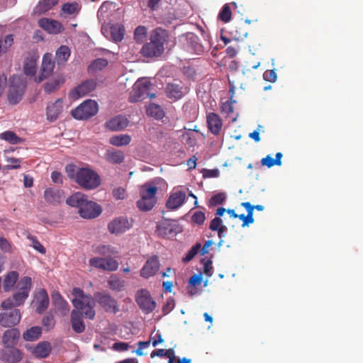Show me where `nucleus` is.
<instances>
[{"label":"nucleus","instance_id":"f257e3e1","mask_svg":"<svg viewBox=\"0 0 363 363\" xmlns=\"http://www.w3.org/2000/svg\"><path fill=\"white\" fill-rule=\"evenodd\" d=\"M72 294L74 296L72 303L74 307L71 313L72 328L76 333H81L85 329L82 315L89 319L95 317V301L90 294H84L77 287L72 289Z\"/></svg>","mask_w":363,"mask_h":363},{"label":"nucleus","instance_id":"f03ea898","mask_svg":"<svg viewBox=\"0 0 363 363\" xmlns=\"http://www.w3.org/2000/svg\"><path fill=\"white\" fill-rule=\"evenodd\" d=\"M167 189V184L162 178H155L140 188V199L137 201L138 208L143 211H150L157 203L156 194L159 189Z\"/></svg>","mask_w":363,"mask_h":363},{"label":"nucleus","instance_id":"7ed1b4c3","mask_svg":"<svg viewBox=\"0 0 363 363\" xmlns=\"http://www.w3.org/2000/svg\"><path fill=\"white\" fill-rule=\"evenodd\" d=\"M32 286V280L29 277H22L16 288L13 295V300L8 298L1 303V308L4 310L11 309L13 306L22 305L27 299Z\"/></svg>","mask_w":363,"mask_h":363},{"label":"nucleus","instance_id":"20e7f679","mask_svg":"<svg viewBox=\"0 0 363 363\" xmlns=\"http://www.w3.org/2000/svg\"><path fill=\"white\" fill-rule=\"evenodd\" d=\"M165 40V33L162 29H155L151 34L150 42L145 44L141 53L147 57H158L164 51V43Z\"/></svg>","mask_w":363,"mask_h":363},{"label":"nucleus","instance_id":"39448f33","mask_svg":"<svg viewBox=\"0 0 363 363\" xmlns=\"http://www.w3.org/2000/svg\"><path fill=\"white\" fill-rule=\"evenodd\" d=\"M75 182L86 190L97 189L101 183L99 174L89 167L78 168L76 172Z\"/></svg>","mask_w":363,"mask_h":363},{"label":"nucleus","instance_id":"423d86ee","mask_svg":"<svg viewBox=\"0 0 363 363\" xmlns=\"http://www.w3.org/2000/svg\"><path fill=\"white\" fill-rule=\"evenodd\" d=\"M151 84L148 79H139L133 85L132 91L130 94V101L131 102H137L143 100L147 96L154 98L155 94H150Z\"/></svg>","mask_w":363,"mask_h":363},{"label":"nucleus","instance_id":"0eeeda50","mask_svg":"<svg viewBox=\"0 0 363 363\" xmlns=\"http://www.w3.org/2000/svg\"><path fill=\"white\" fill-rule=\"evenodd\" d=\"M98 111L99 106L96 101L88 99L74 109L72 111V115L77 120H84L95 116Z\"/></svg>","mask_w":363,"mask_h":363},{"label":"nucleus","instance_id":"6e6552de","mask_svg":"<svg viewBox=\"0 0 363 363\" xmlns=\"http://www.w3.org/2000/svg\"><path fill=\"white\" fill-rule=\"evenodd\" d=\"M25 87L26 82L21 77L13 76L12 77L8 94V99L11 104H16L21 101Z\"/></svg>","mask_w":363,"mask_h":363},{"label":"nucleus","instance_id":"1a4fd4ad","mask_svg":"<svg viewBox=\"0 0 363 363\" xmlns=\"http://www.w3.org/2000/svg\"><path fill=\"white\" fill-rule=\"evenodd\" d=\"M157 232L161 237L172 238L182 232V227L176 220L162 219L157 225Z\"/></svg>","mask_w":363,"mask_h":363},{"label":"nucleus","instance_id":"9d476101","mask_svg":"<svg viewBox=\"0 0 363 363\" xmlns=\"http://www.w3.org/2000/svg\"><path fill=\"white\" fill-rule=\"evenodd\" d=\"M186 200V191L179 186L174 187L169 194L166 207L170 210H177L182 207Z\"/></svg>","mask_w":363,"mask_h":363},{"label":"nucleus","instance_id":"9b49d317","mask_svg":"<svg viewBox=\"0 0 363 363\" xmlns=\"http://www.w3.org/2000/svg\"><path fill=\"white\" fill-rule=\"evenodd\" d=\"M101 32L106 38L119 42L123 38L125 29L123 25L118 23L103 24Z\"/></svg>","mask_w":363,"mask_h":363},{"label":"nucleus","instance_id":"f8f14e48","mask_svg":"<svg viewBox=\"0 0 363 363\" xmlns=\"http://www.w3.org/2000/svg\"><path fill=\"white\" fill-rule=\"evenodd\" d=\"M132 223L126 217H118L113 219L108 224V230L111 234L121 235L128 230Z\"/></svg>","mask_w":363,"mask_h":363},{"label":"nucleus","instance_id":"ddd939ff","mask_svg":"<svg viewBox=\"0 0 363 363\" xmlns=\"http://www.w3.org/2000/svg\"><path fill=\"white\" fill-rule=\"evenodd\" d=\"M136 301L140 308L146 313L152 312L156 307L155 301L152 298L149 291L145 289L138 292Z\"/></svg>","mask_w":363,"mask_h":363},{"label":"nucleus","instance_id":"4468645a","mask_svg":"<svg viewBox=\"0 0 363 363\" xmlns=\"http://www.w3.org/2000/svg\"><path fill=\"white\" fill-rule=\"evenodd\" d=\"M78 212L82 218L91 219L98 217L101 213L102 208L99 204L87 199Z\"/></svg>","mask_w":363,"mask_h":363},{"label":"nucleus","instance_id":"2eb2a0df","mask_svg":"<svg viewBox=\"0 0 363 363\" xmlns=\"http://www.w3.org/2000/svg\"><path fill=\"white\" fill-rule=\"evenodd\" d=\"M92 298L108 312L116 313L118 311L116 301L108 294L97 292L94 294V297Z\"/></svg>","mask_w":363,"mask_h":363},{"label":"nucleus","instance_id":"dca6fc26","mask_svg":"<svg viewBox=\"0 0 363 363\" xmlns=\"http://www.w3.org/2000/svg\"><path fill=\"white\" fill-rule=\"evenodd\" d=\"M89 264L105 271H116L118 267V262L113 258L92 257L89 259Z\"/></svg>","mask_w":363,"mask_h":363},{"label":"nucleus","instance_id":"f3484780","mask_svg":"<svg viewBox=\"0 0 363 363\" xmlns=\"http://www.w3.org/2000/svg\"><path fill=\"white\" fill-rule=\"evenodd\" d=\"M96 87V83L94 80H87L75 89L72 90L69 94V97L74 100L83 97L94 91Z\"/></svg>","mask_w":363,"mask_h":363},{"label":"nucleus","instance_id":"a211bd4d","mask_svg":"<svg viewBox=\"0 0 363 363\" xmlns=\"http://www.w3.org/2000/svg\"><path fill=\"white\" fill-rule=\"evenodd\" d=\"M21 318L20 311L13 309L0 313V325L3 327H12L17 325Z\"/></svg>","mask_w":363,"mask_h":363},{"label":"nucleus","instance_id":"6ab92c4d","mask_svg":"<svg viewBox=\"0 0 363 363\" xmlns=\"http://www.w3.org/2000/svg\"><path fill=\"white\" fill-rule=\"evenodd\" d=\"M63 111L62 100L59 99L54 102H50L46 108V118L50 122L55 121Z\"/></svg>","mask_w":363,"mask_h":363},{"label":"nucleus","instance_id":"aec40b11","mask_svg":"<svg viewBox=\"0 0 363 363\" xmlns=\"http://www.w3.org/2000/svg\"><path fill=\"white\" fill-rule=\"evenodd\" d=\"M55 68V62L52 60V56L50 53H45L43 57L42 65L40 67V81L50 77Z\"/></svg>","mask_w":363,"mask_h":363},{"label":"nucleus","instance_id":"412c9836","mask_svg":"<svg viewBox=\"0 0 363 363\" xmlns=\"http://www.w3.org/2000/svg\"><path fill=\"white\" fill-rule=\"evenodd\" d=\"M39 26L50 34H58L63 30L61 23L47 18L40 19Z\"/></svg>","mask_w":363,"mask_h":363},{"label":"nucleus","instance_id":"4be33fe9","mask_svg":"<svg viewBox=\"0 0 363 363\" xmlns=\"http://www.w3.org/2000/svg\"><path fill=\"white\" fill-rule=\"evenodd\" d=\"M160 269L159 261L157 257H151L147 260L146 263L140 271V275L145 279H148L154 276Z\"/></svg>","mask_w":363,"mask_h":363},{"label":"nucleus","instance_id":"5701e85b","mask_svg":"<svg viewBox=\"0 0 363 363\" xmlns=\"http://www.w3.org/2000/svg\"><path fill=\"white\" fill-rule=\"evenodd\" d=\"M35 306L38 313H42L48 306L49 298L45 289L38 291L35 297Z\"/></svg>","mask_w":363,"mask_h":363},{"label":"nucleus","instance_id":"b1692460","mask_svg":"<svg viewBox=\"0 0 363 363\" xmlns=\"http://www.w3.org/2000/svg\"><path fill=\"white\" fill-rule=\"evenodd\" d=\"M38 57V55L33 53L28 55L26 58L23 71L27 76H33L36 73Z\"/></svg>","mask_w":363,"mask_h":363},{"label":"nucleus","instance_id":"393cba45","mask_svg":"<svg viewBox=\"0 0 363 363\" xmlns=\"http://www.w3.org/2000/svg\"><path fill=\"white\" fill-rule=\"evenodd\" d=\"M207 123L210 131L215 135H218L222 128V122L219 116L214 113H210L207 116Z\"/></svg>","mask_w":363,"mask_h":363},{"label":"nucleus","instance_id":"a878e982","mask_svg":"<svg viewBox=\"0 0 363 363\" xmlns=\"http://www.w3.org/2000/svg\"><path fill=\"white\" fill-rule=\"evenodd\" d=\"M31 353L36 357L45 358L47 357L50 351L51 346L48 342H40L35 347H30Z\"/></svg>","mask_w":363,"mask_h":363},{"label":"nucleus","instance_id":"bb28decb","mask_svg":"<svg viewBox=\"0 0 363 363\" xmlns=\"http://www.w3.org/2000/svg\"><path fill=\"white\" fill-rule=\"evenodd\" d=\"M166 95L168 98L177 100L181 99L185 91L182 86L177 84H168L165 89Z\"/></svg>","mask_w":363,"mask_h":363},{"label":"nucleus","instance_id":"cd10ccee","mask_svg":"<svg viewBox=\"0 0 363 363\" xmlns=\"http://www.w3.org/2000/svg\"><path fill=\"white\" fill-rule=\"evenodd\" d=\"M128 124V121L125 117L118 116L106 122V126L111 130H120L127 127Z\"/></svg>","mask_w":363,"mask_h":363},{"label":"nucleus","instance_id":"c85d7f7f","mask_svg":"<svg viewBox=\"0 0 363 363\" xmlns=\"http://www.w3.org/2000/svg\"><path fill=\"white\" fill-rule=\"evenodd\" d=\"M63 194L61 191L48 188L44 191V198L47 202L51 204H57L61 202Z\"/></svg>","mask_w":363,"mask_h":363},{"label":"nucleus","instance_id":"c756f323","mask_svg":"<svg viewBox=\"0 0 363 363\" xmlns=\"http://www.w3.org/2000/svg\"><path fill=\"white\" fill-rule=\"evenodd\" d=\"M87 199V196L81 192H77L68 197L66 200V203L67 205L72 207L77 208L79 210H80Z\"/></svg>","mask_w":363,"mask_h":363},{"label":"nucleus","instance_id":"7c9ffc66","mask_svg":"<svg viewBox=\"0 0 363 363\" xmlns=\"http://www.w3.org/2000/svg\"><path fill=\"white\" fill-rule=\"evenodd\" d=\"M20 333L16 329L7 330L3 335V342L6 347L13 346L19 338Z\"/></svg>","mask_w":363,"mask_h":363},{"label":"nucleus","instance_id":"2f4dec72","mask_svg":"<svg viewBox=\"0 0 363 363\" xmlns=\"http://www.w3.org/2000/svg\"><path fill=\"white\" fill-rule=\"evenodd\" d=\"M105 159L113 164H121L124 160V154L121 150H107L104 155Z\"/></svg>","mask_w":363,"mask_h":363},{"label":"nucleus","instance_id":"473e14b6","mask_svg":"<svg viewBox=\"0 0 363 363\" xmlns=\"http://www.w3.org/2000/svg\"><path fill=\"white\" fill-rule=\"evenodd\" d=\"M18 279V273L15 271H11L7 273L4 279L3 289L5 291H11L14 285L17 283Z\"/></svg>","mask_w":363,"mask_h":363},{"label":"nucleus","instance_id":"72a5a7b5","mask_svg":"<svg viewBox=\"0 0 363 363\" xmlns=\"http://www.w3.org/2000/svg\"><path fill=\"white\" fill-rule=\"evenodd\" d=\"M59 0H41L34 9V13L38 14L44 13L52 9L57 4Z\"/></svg>","mask_w":363,"mask_h":363},{"label":"nucleus","instance_id":"f704fd0d","mask_svg":"<svg viewBox=\"0 0 363 363\" xmlns=\"http://www.w3.org/2000/svg\"><path fill=\"white\" fill-rule=\"evenodd\" d=\"M53 301L56 309L59 311L62 315H65L69 313V306L61 295L55 294L53 296Z\"/></svg>","mask_w":363,"mask_h":363},{"label":"nucleus","instance_id":"c9c22d12","mask_svg":"<svg viewBox=\"0 0 363 363\" xmlns=\"http://www.w3.org/2000/svg\"><path fill=\"white\" fill-rule=\"evenodd\" d=\"M65 82V77L62 74L57 75L54 79L48 82L45 86V90L51 93L58 89Z\"/></svg>","mask_w":363,"mask_h":363},{"label":"nucleus","instance_id":"e433bc0d","mask_svg":"<svg viewBox=\"0 0 363 363\" xmlns=\"http://www.w3.org/2000/svg\"><path fill=\"white\" fill-rule=\"evenodd\" d=\"M71 51L69 47L61 45L56 51V60L59 65L65 64L70 57Z\"/></svg>","mask_w":363,"mask_h":363},{"label":"nucleus","instance_id":"4c0bfd02","mask_svg":"<svg viewBox=\"0 0 363 363\" xmlns=\"http://www.w3.org/2000/svg\"><path fill=\"white\" fill-rule=\"evenodd\" d=\"M131 141V137L127 134H121L111 137L110 138V143L112 145L121 147L128 145Z\"/></svg>","mask_w":363,"mask_h":363},{"label":"nucleus","instance_id":"58836bf2","mask_svg":"<svg viewBox=\"0 0 363 363\" xmlns=\"http://www.w3.org/2000/svg\"><path fill=\"white\" fill-rule=\"evenodd\" d=\"M281 158L282 154L281 152H277L276 154V158L274 159L270 155H268L267 157H264L261 160V164L263 166H266L268 168L273 167L274 165L281 166Z\"/></svg>","mask_w":363,"mask_h":363},{"label":"nucleus","instance_id":"ea45409f","mask_svg":"<svg viewBox=\"0 0 363 363\" xmlns=\"http://www.w3.org/2000/svg\"><path fill=\"white\" fill-rule=\"evenodd\" d=\"M42 333L40 327L34 326L28 329L23 335V337L26 341H35L38 340Z\"/></svg>","mask_w":363,"mask_h":363},{"label":"nucleus","instance_id":"a19ab883","mask_svg":"<svg viewBox=\"0 0 363 363\" xmlns=\"http://www.w3.org/2000/svg\"><path fill=\"white\" fill-rule=\"evenodd\" d=\"M1 358L7 362L16 363L21 359V353L16 349H12L4 353Z\"/></svg>","mask_w":363,"mask_h":363},{"label":"nucleus","instance_id":"79ce46f5","mask_svg":"<svg viewBox=\"0 0 363 363\" xmlns=\"http://www.w3.org/2000/svg\"><path fill=\"white\" fill-rule=\"evenodd\" d=\"M147 114L156 119H161L164 117V113L159 105L150 104L146 110Z\"/></svg>","mask_w":363,"mask_h":363},{"label":"nucleus","instance_id":"37998d69","mask_svg":"<svg viewBox=\"0 0 363 363\" xmlns=\"http://www.w3.org/2000/svg\"><path fill=\"white\" fill-rule=\"evenodd\" d=\"M113 7V4L111 2L106 1L102 4L97 13V17L100 22L105 20L108 16V13L112 10Z\"/></svg>","mask_w":363,"mask_h":363},{"label":"nucleus","instance_id":"c03bdc74","mask_svg":"<svg viewBox=\"0 0 363 363\" xmlns=\"http://www.w3.org/2000/svg\"><path fill=\"white\" fill-rule=\"evenodd\" d=\"M108 284L110 289L114 291H121L125 284L124 281L121 280L120 278L112 276L108 281Z\"/></svg>","mask_w":363,"mask_h":363},{"label":"nucleus","instance_id":"a18cd8bd","mask_svg":"<svg viewBox=\"0 0 363 363\" xmlns=\"http://www.w3.org/2000/svg\"><path fill=\"white\" fill-rule=\"evenodd\" d=\"M210 228L212 230H217L220 238L223 235L225 230V227L223 225L222 220L218 217L212 220L211 222Z\"/></svg>","mask_w":363,"mask_h":363},{"label":"nucleus","instance_id":"49530a36","mask_svg":"<svg viewBox=\"0 0 363 363\" xmlns=\"http://www.w3.org/2000/svg\"><path fill=\"white\" fill-rule=\"evenodd\" d=\"M147 37V29L145 26H138L134 32V39L138 43H143Z\"/></svg>","mask_w":363,"mask_h":363},{"label":"nucleus","instance_id":"de8ad7c7","mask_svg":"<svg viewBox=\"0 0 363 363\" xmlns=\"http://www.w3.org/2000/svg\"><path fill=\"white\" fill-rule=\"evenodd\" d=\"M0 138L11 144H17L20 142V138L12 131H6L1 133Z\"/></svg>","mask_w":363,"mask_h":363},{"label":"nucleus","instance_id":"09e8293b","mask_svg":"<svg viewBox=\"0 0 363 363\" xmlns=\"http://www.w3.org/2000/svg\"><path fill=\"white\" fill-rule=\"evenodd\" d=\"M108 65V62L106 60L103 58H99L94 60L91 65L89 66V70L93 72H96L103 69Z\"/></svg>","mask_w":363,"mask_h":363},{"label":"nucleus","instance_id":"8fccbe9b","mask_svg":"<svg viewBox=\"0 0 363 363\" xmlns=\"http://www.w3.org/2000/svg\"><path fill=\"white\" fill-rule=\"evenodd\" d=\"M95 252L101 255H115L116 251L114 247L108 245H99L95 248Z\"/></svg>","mask_w":363,"mask_h":363},{"label":"nucleus","instance_id":"3c124183","mask_svg":"<svg viewBox=\"0 0 363 363\" xmlns=\"http://www.w3.org/2000/svg\"><path fill=\"white\" fill-rule=\"evenodd\" d=\"M62 9L64 13L71 15L76 13L79 11V6L76 2L67 3L63 5Z\"/></svg>","mask_w":363,"mask_h":363},{"label":"nucleus","instance_id":"603ef678","mask_svg":"<svg viewBox=\"0 0 363 363\" xmlns=\"http://www.w3.org/2000/svg\"><path fill=\"white\" fill-rule=\"evenodd\" d=\"M231 15L232 13L230 6L228 4H226L223 6L222 10L219 13V18L222 21L227 23L231 19Z\"/></svg>","mask_w":363,"mask_h":363},{"label":"nucleus","instance_id":"864d4df0","mask_svg":"<svg viewBox=\"0 0 363 363\" xmlns=\"http://www.w3.org/2000/svg\"><path fill=\"white\" fill-rule=\"evenodd\" d=\"M13 38L12 35H8L5 37L4 42L0 40V55L5 52L13 44Z\"/></svg>","mask_w":363,"mask_h":363},{"label":"nucleus","instance_id":"5fc2aeb1","mask_svg":"<svg viewBox=\"0 0 363 363\" xmlns=\"http://www.w3.org/2000/svg\"><path fill=\"white\" fill-rule=\"evenodd\" d=\"M149 340L153 347H156L159 343L164 342L162 335L159 333V331L152 332L150 335Z\"/></svg>","mask_w":363,"mask_h":363},{"label":"nucleus","instance_id":"6e6d98bb","mask_svg":"<svg viewBox=\"0 0 363 363\" xmlns=\"http://www.w3.org/2000/svg\"><path fill=\"white\" fill-rule=\"evenodd\" d=\"M226 199V195L224 193H218L213 196L210 200L211 206H216L221 204Z\"/></svg>","mask_w":363,"mask_h":363},{"label":"nucleus","instance_id":"4d7b16f0","mask_svg":"<svg viewBox=\"0 0 363 363\" xmlns=\"http://www.w3.org/2000/svg\"><path fill=\"white\" fill-rule=\"evenodd\" d=\"M201 249V244L197 243L195 245L191 250L187 253V255L183 258L184 262L190 261L199 251Z\"/></svg>","mask_w":363,"mask_h":363},{"label":"nucleus","instance_id":"13d9d810","mask_svg":"<svg viewBox=\"0 0 363 363\" xmlns=\"http://www.w3.org/2000/svg\"><path fill=\"white\" fill-rule=\"evenodd\" d=\"M205 219V214L201 211H196L192 216V221L199 225L203 224Z\"/></svg>","mask_w":363,"mask_h":363},{"label":"nucleus","instance_id":"bf43d9fd","mask_svg":"<svg viewBox=\"0 0 363 363\" xmlns=\"http://www.w3.org/2000/svg\"><path fill=\"white\" fill-rule=\"evenodd\" d=\"M263 78L264 80L275 82L277 79V75L274 69L266 71L263 74Z\"/></svg>","mask_w":363,"mask_h":363},{"label":"nucleus","instance_id":"052dcab7","mask_svg":"<svg viewBox=\"0 0 363 363\" xmlns=\"http://www.w3.org/2000/svg\"><path fill=\"white\" fill-rule=\"evenodd\" d=\"M203 263L204 265L203 267V273L208 277H211L212 275V261L211 259H203Z\"/></svg>","mask_w":363,"mask_h":363},{"label":"nucleus","instance_id":"680f3d73","mask_svg":"<svg viewBox=\"0 0 363 363\" xmlns=\"http://www.w3.org/2000/svg\"><path fill=\"white\" fill-rule=\"evenodd\" d=\"M150 344V340L145 341V342H139L138 344V347L135 351V353L138 356L143 355L144 354L143 350L147 349L149 347Z\"/></svg>","mask_w":363,"mask_h":363},{"label":"nucleus","instance_id":"e2e57ef3","mask_svg":"<svg viewBox=\"0 0 363 363\" xmlns=\"http://www.w3.org/2000/svg\"><path fill=\"white\" fill-rule=\"evenodd\" d=\"M113 196L116 199H124L126 196L125 190L122 187H118L113 191Z\"/></svg>","mask_w":363,"mask_h":363},{"label":"nucleus","instance_id":"0e129e2a","mask_svg":"<svg viewBox=\"0 0 363 363\" xmlns=\"http://www.w3.org/2000/svg\"><path fill=\"white\" fill-rule=\"evenodd\" d=\"M112 348L116 351L123 352L128 350L129 345L127 342H118L113 345Z\"/></svg>","mask_w":363,"mask_h":363},{"label":"nucleus","instance_id":"69168bd1","mask_svg":"<svg viewBox=\"0 0 363 363\" xmlns=\"http://www.w3.org/2000/svg\"><path fill=\"white\" fill-rule=\"evenodd\" d=\"M43 324L45 327L47 328L48 330H50V329L53 328V327L55 326V324L54 318L51 315L45 316L43 319Z\"/></svg>","mask_w":363,"mask_h":363},{"label":"nucleus","instance_id":"338daca9","mask_svg":"<svg viewBox=\"0 0 363 363\" xmlns=\"http://www.w3.org/2000/svg\"><path fill=\"white\" fill-rule=\"evenodd\" d=\"M253 214H250V217H249V213H247V216L245 214H240L238 216V218L242 220V227H245L248 225L250 223H252L254 222V219L252 217Z\"/></svg>","mask_w":363,"mask_h":363},{"label":"nucleus","instance_id":"774afa93","mask_svg":"<svg viewBox=\"0 0 363 363\" xmlns=\"http://www.w3.org/2000/svg\"><path fill=\"white\" fill-rule=\"evenodd\" d=\"M6 161L11 164L6 167L8 169H18L20 167V160L14 157H7Z\"/></svg>","mask_w":363,"mask_h":363}]
</instances>
